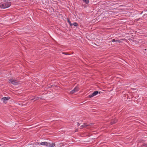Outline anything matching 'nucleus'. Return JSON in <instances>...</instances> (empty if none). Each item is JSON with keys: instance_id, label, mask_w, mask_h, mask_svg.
I'll list each match as a JSON object with an SVG mask.
<instances>
[{"instance_id": "f257e3e1", "label": "nucleus", "mask_w": 147, "mask_h": 147, "mask_svg": "<svg viewBox=\"0 0 147 147\" xmlns=\"http://www.w3.org/2000/svg\"><path fill=\"white\" fill-rule=\"evenodd\" d=\"M40 144L42 146L49 147H53L55 146V143H50L46 142H41L40 143Z\"/></svg>"}, {"instance_id": "f03ea898", "label": "nucleus", "mask_w": 147, "mask_h": 147, "mask_svg": "<svg viewBox=\"0 0 147 147\" xmlns=\"http://www.w3.org/2000/svg\"><path fill=\"white\" fill-rule=\"evenodd\" d=\"M11 5L10 2H7L0 3V7L3 9H5L9 7Z\"/></svg>"}, {"instance_id": "7ed1b4c3", "label": "nucleus", "mask_w": 147, "mask_h": 147, "mask_svg": "<svg viewBox=\"0 0 147 147\" xmlns=\"http://www.w3.org/2000/svg\"><path fill=\"white\" fill-rule=\"evenodd\" d=\"M9 82L11 83L12 84L15 85H17L18 84V82L16 80H15L13 79L9 80Z\"/></svg>"}, {"instance_id": "20e7f679", "label": "nucleus", "mask_w": 147, "mask_h": 147, "mask_svg": "<svg viewBox=\"0 0 147 147\" xmlns=\"http://www.w3.org/2000/svg\"><path fill=\"white\" fill-rule=\"evenodd\" d=\"M98 91H95L92 94H90L88 96V97L91 98L92 97L98 94Z\"/></svg>"}, {"instance_id": "39448f33", "label": "nucleus", "mask_w": 147, "mask_h": 147, "mask_svg": "<svg viewBox=\"0 0 147 147\" xmlns=\"http://www.w3.org/2000/svg\"><path fill=\"white\" fill-rule=\"evenodd\" d=\"M79 88L78 87H76L74 89L71 91L70 93L71 94H74L77 92Z\"/></svg>"}, {"instance_id": "423d86ee", "label": "nucleus", "mask_w": 147, "mask_h": 147, "mask_svg": "<svg viewBox=\"0 0 147 147\" xmlns=\"http://www.w3.org/2000/svg\"><path fill=\"white\" fill-rule=\"evenodd\" d=\"M9 98V97H4L2 98L1 100L3 101V102L4 103H6L7 102V100Z\"/></svg>"}, {"instance_id": "0eeeda50", "label": "nucleus", "mask_w": 147, "mask_h": 147, "mask_svg": "<svg viewBox=\"0 0 147 147\" xmlns=\"http://www.w3.org/2000/svg\"><path fill=\"white\" fill-rule=\"evenodd\" d=\"M40 98L36 97L35 96H32L30 98V99L31 100H33L34 101H35L38 99ZM41 99H42L41 98H40Z\"/></svg>"}, {"instance_id": "6e6552de", "label": "nucleus", "mask_w": 147, "mask_h": 147, "mask_svg": "<svg viewBox=\"0 0 147 147\" xmlns=\"http://www.w3.org/2000/svg\"><path fill=\"white\" fill-rule=\"evenodd\" d=\"M90 125L87 124L86 123H84L83 125H82L81 126V128H82L83 127H85Z\"/></svg>"}, {"instance_id": "1a4fd4ad", "label": "nucleus", "mask_w": 147, "mask_h": 147, "mask_svg": "<svg viewBox=\"0 0 147 147\" xmlns=\"http://www.w3.org/2000/svg\"><path fill=\"white\" fill-rule=\"evenodd\" d=\"M112 42H115L117 43H120L121 42V41L119 40H116L115 39H113L112 40Z\"/></svg>"}, {"instance_id": "9d476101", "label": "nucleus", "mask_w": 147, "mask_h": 147, "mask_svg": "<svg viewBox=\"0 0 147 147\" xmlns=\"http://www.w3.org/2000/svg\"><path fill=\"white\" fill-rule=\"evenodd\" d=\"M117 120L116 119H115L113 120L111 122V125L115 123L116 122Z\"/></svg>"}, {"instance_id": "9b49d317", "label": "nucleus", "mask_w": 147, "mask_h": 147, "mask_svg": "<svg viewBox=\"0 0 147 147\" xmlns=\"http://www.w3.org/2000/svg\"><path fill=\"white\" fill-rule=\"evenodd\" d=\"M84 2H85V3L87 4H88L89 2V0H82Z\"/></svg>"}, {"instance_id": "f8f14e48", "label": "nucleus", "mask_w": 147, "mask_h": 147, "mask_svg": "<svg viewBox=\"0 0 147 147\" xmlns=\"http://www.w3.org/2000/svg\"><path fill=\"white\" fill-rule=\"evenodd\" d=\"M73 25L74 26H78V23L76 22H74L73 24Z\"/></svg>"}, {"instance_id": "ddd939ff", "label": "nucleus", "mask_w": 147, "mask_h": 147, "mask_svg": "<svg viewBox=\"0 0 147 147\" xmlns=\"http://www.w3.org/2000/svg\"><path fill=\"white\" fill-rule=\"evenodd\" d=\"M68 21V22L69 24L70 25V26H72V24H71V22L69 20H68V21Z\"/></svg>"}, {"instance_id": "4468645a", "label": "nucleus", "mask_w": 147, "mask_h": 147, "mask_svg": "<svg viewBox=\"0 0 147 147\" xmlns=\"http://www.w3.org/2000/svg\"><path fill=\"white\" fill-rule=\"evenodd\" d=\"M80 125V124L78 123V126H79Z\"/></svg>"}, {"instance_id": "2eb2a0df", "label": "nucleus", "mask_w": 147, "mask_h": 147, "mask_svg": "<svg viewBox=\"0 0 147 147\" xmlns=\"http://www.w3.org/2000/svg\"><path fill=\"white\" fill-rule=\"evenodd\" d=\"M138 33H140L139 30H138Z\"/></svg>"}, {"instance_id": "dca6fc26", "label": "nucleus", "mask_w": 147, "mask_h": 147, "mask_svg": "<svg viewBox=\"0 0 147 147\" xmlns=\"http://www.w3.org/2000/svg\"><path fill=\"white\" fill-rule=\"evenodd\" d=\"M1 146V144H0V146Z\"/></svg>"}]
</instances>
